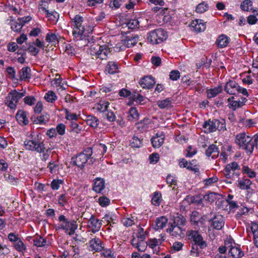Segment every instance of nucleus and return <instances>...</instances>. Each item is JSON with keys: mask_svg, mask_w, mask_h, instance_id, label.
Listing matches in <instances>:
<instances>
[{"mask_svg": "<svg viewBox=\"0 0 258 258\" xmlns=\"http://www.w3.org/2000/svg\"><path fill=\"white\" fill-rule=\"evenodd\" d=\"M224 90L230 95H235L238 91H240L241 87L235 81L230 80L226 84Z\"/></svg>", "mask_w": 258, "mask_h": 258, "instance_id": "obj_13", "label": "nucleus"}, {"mask_svg": "<svg viewBox=\"0 0 258 258\" xmlns=\"http://www.w3.org/2000/svg\"><path fill=\"white\" fill-rule=\"evenodd\" d=\"M200 220V215L196 211H194L190 217V221L192 225H197Z\"/></svg>", "mask_w": 258, "mask_h": 258, "instance_id": "obj_38", "label": "nucleus"}, {"mask_svg": "<svg viewBox=\"0 0 258 258\" xmlns=\"http://www.w3.org/2000/svg\"><path fill=\"white\" fill-rule=\"evenodd\" d=\"M252 181L248 178H242L238 180V186L241 189L248 190L250 188Z\"/></svg>", "mask_w": 258, "mask_h": 258, "instance_id": "obj_25", "label": "nucleus"}, {"mask_svg": "<svg viewBox=\"0 0 258 258\" xmlns=\"http://www.w3.org/2000/svg\"><path fill=\"white\" fill-rule=\"evenodd\" d=\"M83 18L80 15H76L72 19V26L73 27V34L77 40H80L85 31V27L83 25Z\"/></svg>", "mask_w": 258, "mask_h": 258, "instance_id": "obj_5", "label": "nucleus"}, {"mask_svg": "<svg viewBox=\"0 0 258 258\" xmlns=\"http://www.w3.org/2000/svg\"><path fill=\"white\" fill-rule=\"evenodd\" d=\"M90 249L91 251L95 252L101 251L104 248L103 243L98 238L92 239L89 242Z\"/></svg>", "mask_w": 258, "mask_h": 258, "instance_id": "obj_15", "label": "nucleus"}, {"mask_svg": "<svg viewBox=\"0 0 258 258\" xmlns=\"http://www.w3.org/2000/svg\"><path fill=\"white\" fill-rule=\"evenodd\" d=\"M208 9V6L205 3H200L196 8V12L198 13H203L206 11Z\"/></svg>", "mask_w": 258, "mask_h": 258, "instance_id": "obj_57", "label": "nucleus"}, {"mask_svg": "<svg viewBox=\"0 0 258 258\" xmlns=\"http://www.w3.org/2000/svg\"><path fill=\"white\" fill-rule=\"evenodd\" d=\"M44 98L47 102L53 103L57 99V97L54 92L49 91L45 94Z\"/></svg>", "mask_w": 258, "mask_h": 258, "instance_id": "obj_41", "label": "nucleus"}, {"mask_svg": "<svg viewBox=\"0 0 258 258\" xmlns=\"http://www.w3.org/2000/svg\"><path fill=\"white\" fill-rule=\"evenodd\" d=\"M203 127L206 129L209 132H214L218 130L220 132H224L226 130L225 120L222 119L209 120L205 121L203 124Z\"/></svg>", "mask_w": 258, "mask_h": 258, "instance_id": "obj_7", "label": "nucleus"}, {"mask_svg": "<svg viewBox=\"0 0 258 258\" xmlns=\"http://www.w3.org/2000/svg\"><path fill=\"white\" fill-rule=\"evenodd\" d=\"M190 26L197 32H201L206 29V25L203 22V20L200 19H196L192 21Z\"/></svg>", "mask_w": 258, "mask_h": 258, "instance_id": "obj_20", "label": "nucleus"}, {"mask_svg": "<svg viewBox=\"0 0 258 258\" xmlns=\"http://www.w3.org/2000/svg\"><path fill=\"white\" fill-rule=\"evenodd\" d=\"M47 167L51 173H55L58 170V165L54 162H50Z\"/></svg>", "mask_w": 258, "mask_h": 258, "instance_id": "obj_62", "label": "nucleus"}, {"mask_svg": "<svg viewBox=\"0 0 258 258\" xmlns=\"http://www.w3.org/2000/svg\"><path fill=\"white\" fill-rule=\"evenodd\" d=\"M168 222V219L165 216H161L156 220V230L162 229L164 228Z\"/></svg>", "mask_w": 258, "mask_h": 258, "instance_id": "obj_26", "label": "nucleus"}, {"mask_svg": "<svg viewBox=\"0 0 258 258\" xmlns=\"http://www.w3.org/2000/svg\"><path fill=\"white\" fill-rule=\"evenodd\" d=\"M26 93L24 91L22 93L18 92L14 89L10 92L6 98V104L11 109H14L16 107V104L23 97L25 96Z\"/></svg>", "mask_w": 258, "mask_h": 258, "instance_id": "obj_9", "label": "nucleus"}, {"mask_svg": "<svg viewBox=\"0 0 258 258\" xmlns=\"http://www.w3.org/2000/svg\"><path fill=\"white\" fill-rule=\"evenodd\" d=\"M171 101L169 98L163 100H159L157 102V105L161 109L168 108L171 106Z\"/></svg>", "mask_w": 258, "mask_h": 258, "instance_id": "obj_43", "label": "nucleus"}, {"mask_svg": "<svg viewBox=\"0 0 258 258\" xmlns=\"http://www.w3.org/2000/svg\"><path fill=\"white\" fill-rule=\"evenodd\" d=\"M98 202L102 207H106L110 203V200L106 197H100L98 199Z\"/></svg>", "mask_w": 258, "mask_h": 258, "instance_id": "obj_58", "label": "nucleus"}, {"mask_svg": "<svg viewBox=\"0 0 258 258\" xmlns=\"http://www.w3.org/2000/svg\"><path fill=\"white\" fill-rule=\"evenodd\" d=\"M34 244L38 247L44 246L47 244L45 239L40 236H36L33 239Z\"/></svg>", "mask_w": 258, "mask_h": 258, "instance_id": "obj_36", "label": "nucleus"}, {"mask_svg": "<svg viewBox=\"0 0 258 258\" xmlns=\"http://www.w3.org/2000/svg\"><path fill=\"white\" fill-rule=\"evenodd\" d=\"M126 26L130 29H134L138 28L139 25V21L136 19L130 20L126 24Z\"/></svg>", "mask_w": 258, "mask_h": 258, "instance_id": "obj_52", "label": "nucleus"}, {"mask_svg": "<svg viewBox=\"0 0 258 258\" xmlns=\"http://www.w3.org/2000/svg\"><path fill=\"white\" fill-rule=\"evenodd\" d=\"M58 220L61 222L58 229H62L65 230L66 233L70 235L74 234L75 230L78 228L77 222L74 220L68 221L64 215H60Z\"/></svg>", "mask_w": 258, "mask_h": 258, "instance_id": "obj_6", "label": "nucleus"}, {"mask_svg": "<svg viewBox=\"0 0 258 258\" xmlns=\"http://www.w3.org/2000/svg\"><path fill=\"white\" fill-rule=\"evenodd\" d=\"M188 170H190L195 173H199V165L197 163V161L196 160H192L189 163H188V166L187 167Z\"/></svg>", "mask_w": 258, "mask_h": 258, "instance_id": "obj_39", "label": "nucleus"}, {"mask_svg": "<svg viewBox=\"0 0 258 258\" xmlns=\"http://www.w3.org/2000/svg\"><path fill=\"white\" fill-rule=\"evenodd\" d=\"M123 2V0H113L110 3L109 6L112 9L114 8L116 9L119 8Z\"/></svg>", "mask_w": 258, "mask_h": 258, "instance_id": "obj_60", "label": "nucleus"}, {"mask_svg": "<svg viewBox=\"0 0 258 258\" xmlns=\"http://www.w3.org/2000/svg\"><path fill=\"white\" fill-rule=\"evenodd\" d=\"M14 247L17 251L22 252L25 251L26 249L25 245L20 239L14 243Z\"/></svg>", "mask_w": 258, "mask_h": 258, "instance_id": "obj_45", "label": "nucleus"}, {"mask_svg": "<svg viewBox=\"0 0 258 258\" xmlns=\"http://www.w3.org/2000/svg\"><path fill=\"white\" fill-rule=\"evenodd\" d=\"M58 36L54 33H48L46 37V41L48 42L55 43L58 41Z\"/></svg>", "mask_w": 258, "mask_h": 258, "instance_id": "obj_53", "label": "nucleus"}, {"mask_svg": "<svg viewBox=\"0 0 258 258\" xmlns=\"http://www.w3.org/2000/svg\"><path fill=\"white\" fill-rule=\"evenodd\" d=\"M186 157H191L192 156L195 155L197 152V150L196 148H193L191 146H189L186 150Z\"/></svg>", "mask_w": 258, "mask_h": 258, "instance_id": "obj_63", "label": "nucleus"}, {"mask_svg": "<svg viewBox=\"0 0 258 258\" xmlns=\"http://www.w3.org/2000/svg\"><path fill=\"white\" fill-rule=\"evenodd\" d=\"M104 188V182L102 179L96 178L95 180L93 189L96 192H100Z\"/></svg>", "mask_w": 258, "mask_h": 258, "instance_id": "obj_31", "label": "nucleus"}, {"mask_svg": "<svg viewBox=\"0 0 258 258\" xmlns=\"http://www.w3.org/2000/svg\"><path fill=\"white\" fill-rule=\"evenodd\" d=\"M16 119L19 123L22 125H27L29 123L27 112L23 110L18 111L16 114Z\"/></svg>", "mask_w": 258, "mask_h": 258, "instance_id": "obj_19", "label": "nucleus"}, {"mask_svg": "<svg viewBox=\"0 0 258 258\" xmlns=\"http://www.w3.org/2000/svg\"><path fill=\"white\" fill-rule=\"evenodd\" d=\"M230 39L224 34L220 35L216 41V44L219 47H226L229 43Z\"/></svg>", "mask_w": 258, "mask_h": 258, "instance_id": "obj_24", "label": "nucleus"}, {"mask_svg": "<svg viewBox=\"0 0 258 258\" xmlns=\"http://www.w3.org/2000/svg\"><path fill=\"white\" fill-rule=\"evenodd\" d=\"M20 80H28L31 78V69L29 67H24L19 72Z\"/></svg>", "mask_w": 258, "mask_h": 258, "instance_id": "obj_22", "label": "nucleus"}, {"mask_svg": "<svg viewBox=\"0 0 258 258\" xmlns=\"http://www.w3.org/2000/svg\"><path fill=\"white\" fill-rule=\"evenodd\" d=\"M241 9L244 11L252 10V2L249 0H244L240 5Z\"/></svg>", "mask_w": 258, "mask_h": 258, "instance_id": "obj_47", "label": "nucleus"}, {"mask_svg": "<svg viewBox=\"0 0 258 258\" xmlns=\"http://www.w3.org/2000/svg\"><path fill=\"white\" fill-rule=\"evenodd\" d=\"M36 99L34 96H26L24 98V102L26 104L32 106L35 103Z\"/></svg>", "mask_w": 258, "mask_h": 258, "instance_id": "obj_61", "label": "nucleus"}, {"mask_svg": "<svg viewBox=\"0 0 258 258\" xmlns=\"http://www.w3.org/2000/svg\"><path fill=\"white\" fill-rule=\"evenodd\" d=\"M109 102L106 100H100L95 104V108L100 112H104L107 111Z\"/></svg>", "mask_w": 258, "mask_h": 258, "instance_id": "obj_27", "label": "nucleus"}, {"mask_svg": "<svg viewBox=\"0 0 258 258\" xmlns=\"http://www.w3.org/2000/svg\"><path fill=\"white\" fill-rule=\"evenodd\" d=\"M118 65L116 62L114 61H109L105 68V72L109 74H114L118 72Z\"/></svg>", "mask_w": 258, "mask_h": 258, "instance_id": "obj_23", "label": "nucleus"}, {"mask_svg": "<svg viewBox=\"0 0 258 258\" xmlns=\"http://www.w3.org/2000/svg\"><path fill=\"white\" fill-rule=\"evenodd\" d=\"M166 231L167 232H169L172 236L176 238L182 237L183 235L182 228L173 223L170 224V225L166 229Z\"/></svg>", "mask_w": 258, "mask_h": 258, "instance_id": "obj_14", "label": "nucleus"}, {"mask_svg": "<svg viewBox=\"0 0 258 258\" xmlns=\"http://www.w3.org/2000/svg\"><path fill=\"white\" fill-rule=\"evenodd\" d=\"M222 91V87L221 85L207 90L208 97L209 98L215 97Z\"/></svg>", "mask_w": 258, "mask_h": 258, "instance_id": "obj_35", "label": "nucleus"}, {"mask_svg": "<svg viewBox=\"0 0 258 258\" xmlns=\"http://www.w3.org/2000/svg\"><path fill=\"white\" fill-rule=\"evenodd\" d=\"M229 252L233 258H241L244 255L243 252L240 248L239 245L235 243H232L230 240V244L229 246Z\"/></svg>", "mask_w": 258, "mask_h": 258, "instance_id": "obj_12", "label": "nucleus"}, {"mask_svg": "<svg viewBox=\"0 0 258 258\" xmlns=\"http://www.w3.org/2000/svg\"><path fill=\"white\" fill-rule=\"evenodd\" d=\"M70 130L76 134H79L82 131V127L76 121H71L70 123Z\"/></svg>", "mask_w": 258, "mask_h": 258, "instance_id": "obj_44", "label": "nucleus"}, {"mask_svg": "<svg viewBox=\"0 0 258 258\" xmlns=\"http://www.w3.org/2000/svg\"><path fill=\"white\" fill-rule=\"evenodd\" d=\"M135 219L133 217L131 216L130 218H123L121 220L122 224L126 226L129 227L134 224Z\"/></svg>", "mask_w": 258, "mask_h": 258, "instance_id": "obj_54", "label": "nucleus"}, {"mask_svg": "<svg viewBox=\"0 0 258 258\" xmlns=\"http://www.w3.org/2000/svg\"><path fill=\"white\" fill-rule=\"evenodd\" d=\"M47 17L49 20L51 21L53 23H55L58 19L59 15L55 11H52L48 14Z\"/></svg>", "mask_w": 258, "mask_h": 258, "instance_id": "obj_51", "label": "nucleus"}, {"mask_svg": "<svg viewBox=\"0 0 258 258\" xmlns=\"http://www.w3.org/2000/svg\"><path fill=\"white\" fill-rule=\"evenodd\" d=\"M110 53L109 49L106 45L101 46L100 51L98 53L97 58L103 60L106 59L108 55Z\"/></svg>", "mask_w": 258, "mask_h": 258, "instance_id": "obj_29", "label": "nucleus"}, {"mask_svg": "<svg viewBox=\"0 0 258 258\" xmlns=\"http://www.w3.org/2000/svg\"><path fill=\"white\" fill-rule=\"evenodd\" d=\"M161 202V195L160 193L156 192L154 193L152 199V203L155 206H159Z\"/></svg>", "mask_w": 258, "mask_h": 258, "instance_id": "obj_49", "label": "nucleus"}, {"mask_svg": "<svg viewBox=\"0 0 258 258\" xmlns=\"http://www.w3.org/2000/svg\"><path fill=\"white\" fill-rule=\"evenodd\" d=\"M186 235L188 239L194 242L191 245V254L194 256H199V247L202 249L205 248L207 246L206 242L198 231L188 230L186 232Z\"/></svg>", "mask_w": 258, "mask_h": 258, "instance_id": "obj_1", "label": "nucleus"}, {"mask_svg": "<svg viewBox=\"0 0 258 258\" xmlns=\"http://www.w3.org/2000/svg\"><path fill=\"white\" fill-rule=\"evenodd\" d=\"M165 137L162 133H157L151 139V143L154 148H159L164 142Z\"/></svg>", "mask_w": 258, "mask_h": 258, "instance_id": "obj_18", "label": "nucleus"}, {"mask_svg": "<svg viewBox=\"0 0 258 258\" xmlns=\"http://www.w3.org/2000/svg\"><path fill=\"white\" fill-rule=\"evenodd\" d=\"M63 181L60 179H54L51 182V186L52 189L57 190L58 189L60 185L62 184Z\"/></svg>", "mask_w": 258, "mask_h": 258, "instance_id": "obj_59", "label": "nucleus"}, {"mask_svg": "<svg viewBox=\"0 0 258 258\" xmlns=\"http://www.w3.org/2000/svg\"><path fill=\"white\" fill-rule=\"evenodd\" d=\"M204 199L210 203H213L216 199V194L214 192H210L204 196Z\"/></svg>", "mask_w": 258, "mask_h": 258, "instance_id": "obj_64", "label": "nucleus"}, {"mask_svg": "<svg viewBox=\"0 0 258 258\" xmlns=\"http://www.w3.org/2000/svg\"><path fill=\"white\" fill-rule=\"evenodd\" d=\"M102 223L99 220L96 218L93 215H91L89 219L88 226L91 228V231L95 233L98 231L101 227Z\"/></svg>", "mask_w": 258, "mask_h": 258, "instance_id": "obj_16", "label": "nucleus"}, {"mask_svg": "<svg viewBox=\"0 0 258 258\" xmlns=\"http://www.w3.org/2000/svg\"><path fill=\"white\" fill-rule=\"evenodd\" d=\"M140 86L144 89H151L155 84L154 79L149 76L142 78L139 81Z\"/></svg>", "mask_w": 258, "mask_h": 258, "instance_id": "obj_17", "label": "nucleus"}, {"mask_svg": "<svg viewBox=\"0 0 258 258\" xmlns=\"http://www.w3.org/2000/svg\"><path fill=\"white\" fill-rule=\"evenodd\" d=\"M150 122V120L148 118H145L141 120L137 123L138 128L139 129H144L148 127V125Z\"/></svg>", "mask_w": 258, "mask_h": 258, "instance_id": "obj_56", "label": "nucleus"}, {"mask_svg": "<svg viewBox=\"0 0 258 258\" xmlns=\"http://www.w3.org/2000/svg\"><path fill=\"white\" fill-rule=\"evenodd\" d=\"M142 140L136 136H134L130 141V145L133 148H140L142 145Z\"/></svg>", "mask_w": 258, "mask_h": 258, "instance_id": "obj_37", "label": "nucleus"}, {"mask_svg": "<svg viewBox=\"0 0 258 258\" xmlns=\"http://www.w3.org/2000/svg\"><path fill=\"white\" fill-rule=\"evenodd\" d=\"M167 38V32L163 29L159 28L150 32L147 39L148 41L154 44L162 42Z\"/></svg>", "mask_w": 258, "mask_h": 258, "instance_id": "obj_8", "label": "nucleus"}, {"mask_svg": "<svg viewBox=\"0 0 258 258\" xmlns=\"http://www.w3.org/2000/svg\"><path fill=\"white\" fill-rule=\"evenodd\" d=\"M253 235L254 243L258 247V225H254L251 227Z\"/></svg>", "mask_w": 258, "mask_h": 258, "instance_id": "obj_46", "label": "nucleus"}, {"mask_svg": "<svg viewBox=\"0 0 258 258\" xmlns=\"http://www.w3.org/2000/svg\"><path fill=\"white\" fill-rule=\"evenodd\" d=\"M186 222L185 218L182 215L177 213L176 216L174 217V221L172 223L181 227V226L185 225Z\"/></svg>", "mask_w": 258, "mask_h": 258, "instance_id": "obj_34", "label": "nucleus"}, {"mask_svg": "<svg viewBox=\"0 0 258 258\" xmlns=\"http://www.w3.org/2000/svg\"><path fill=\"white\" fill-rule=\"evenodd\" d=\"M242 172L243 174H246L250 178H254L256 176V173L248 166H243L242 168Z\"/></svg>", "mask_w": 258, "mask_h": 258, "instance_id": "obj_40", "label": "nucleus"}, {"mask_svg": "<svg viewBox=\"0 0 258 258\" xmlns=\"http://www.w3.org/2000/svg\"><path fill=\"white\" fill-rule=\"evenodd\" d=\"M235 143L247 153L252 154L255 147L254 142L252 138L247 135L245 133L237 134L235 137Z\"/></svg>", "mask_w": 258, "mask_h": 258, "instance_id": "obj_2", "label": "nucleus"}, {"mask_svg": "<svg viewBox=\"0 0 258 258\" xmlns=\"http://www.w3.org/2000/svg\"><path fill=\"white\" fill-rule=\"evenodd\" d=\"M139 40V36L137 34H132L126 37V45L128 47L134 46Z\"/></svg>", "mask_w": 258, "mask_h": 258, "instance_id": "obj_28", "label": "nucleus"}, {"mask_svg": "<svg viewBox=\"0 0 258 258\" xmlns=\"http://www.w3.org/2000/svg\"><path fill=\"white\" fill-rule=\"evenodd\" d=\"M219 154L218 147L214 145H211L206 151V155L208 157L211 156L212 159L217 158Z\"/></svg>", "mask_w": 258, "mask_h": 258, "instance_id": "obj_21", "label": "nucleus"}, {"mask_svg": "<svg viewBox=\"0 0 258 258\" xmlns=\"http://www.w3.org/2000/svg\"><path fill=\"white\" fill-rule=\"evenodd\" d=\"M26 149L34 151L38 153H43L42 160L46 161L49 157L48 150L45 148L43 142L38 139L27 140L24 142Z\"/></svg>", "mask_w": 258, "mask_h": 258, "instance_id": "obj_3", "label": "nucleus"}, {"mask_svg": "<svg viewBox=\"0 0 258 258\" xmlns=\"http://www.w3.org/2000/svg\"><path fill=\"white\" fill-rule=\"evenodd\" d=\"M100 47L101 46L98 44H94L92 45L89 49L90 54L97 57L99 51H100Z\"/></svg>", "mask_w": 258, "mask_h": 258, "instance_id": "obj_48", "label": "nucleus"}, {"mask_svg": "<svg viewBox=\"0 0 258 258\" xmlns=\"http://www.w3.org/2000/svg\"><path fill=\"white\" fill-rule=\"evenodd\" d=\"M240 169V166L236 162H232L231 163L228 164L223 171L225 176L227 178H232L234 173L236 170H239Z\"/></svg>", "mask_w": 258, "mask_h": 258, "instance_id": "obj_11", "label": "nucleus"}, {"mask_svg": "<svg viewBox=\"0 0 258 258\" xmlns=\"http://www.w3.org/2000/svg\"><path fill=\"white\" fill-rule=\"evenodd\" d=\"M162 242V239H157L155 238L150 239L147 243L146 245H148L152 248H154L155 247L161 244Z\"/></svg>", "mask_w": 258, "mask_h": 258, "instance_id": "obj_50", "label": "nucleus"}, {"mask_svg": "<svg viewBox=\"0 0 258 258\" xmlns=\"http://www.w3.org/2000/svg\"><path fill=\"white\" fill-rule=\"evenodd\" d=\"M139 114L136 108L131 107L128 111L127 119L131 121H136L138 119Z\"/></svg>", "mask_w": 258, "mask_h": 258, "instance_id": "obj_32", "label": "nucleus"}, {"mask_svg": "<svg viewBox=\"0 0 258 258\" xmlns=\"http://www.w3.org/2000/svg\"><path fill=\"white\" fill-rule=\"evenodd\" d=\"M227 101L229 103V107L233 110H235L237 108L242 107L240 103V101L235 100V98L234 97L229 98Z\"/></svg>", "mask_w": 258, "mask_h": 258, "instance_id": "obj_30", "label": "nucleus"}, {"mask_svg": "<svg viewBox=\"0 0 258 258\" xmlns=\"http://www.w3.org/2000/svg\"><path fill=\"white\" fill-rule=\"evenodd\" d=\"M11 27L13 31L16 32H20L22 28V25L18 21L11 20Z\"/></svg>", "mask_w": 258, "mask_h": 258, "instance_id": "obj_42", "label": "nucleus"}, {"mask_svg": "<svg viewBox=\"0 0 258 258\" xmlns=\"http://www.w3.org/2000/svg\"><path fill=\"white\" fill-rule=\"evenodd\" d=\"M210 226L216 230H220L224 226V217L221 215H216L209 221Z\"/></svg>", "mask_w": 258, "mask_h": 258, "instance_id": "obj_10", "label": "nucleus"}, {"mask_svg": "<svg viewBox=\"0 0 258 258\" xmlns=\"http://www.w3.org/2000/svg\"><path fill=\"white\" fill-rule=\"evenodd\" d=\"M92 154V148H87L85 149L83 152L78 154L76 157L72 158L71 163L73 165L82 169L84 168L85 164L87 162L88 159L91 157Z\"/></svg>", "mask_w": 258, "mask_h": 258, "instance_id": "obj_4", "label": "nucleus"}, {"mask_svg": "<svg viewBox=\"0 0 258 258\" xmlns=\"http://www.w3.org/2000/svg\"><path fill=\"white\" fill-rule=\"evenodd\" d=\"M70 197L66 194H62L59 196L58 203L62 206H64L68 203V201Z\"/></svg>", "mask_w": 258, "mask_h": 258, "instance_id": "obj_55", "label": "nucleus"}, {"mask_svg": "<svg viewBox=\"0 0 258 258\" xmlns=\"http://www.w3.org/2000/svg\"><path fill=\"white\" fill-rule=\"evenodd\" d=\"M86 123L88 125L93 128H96L99 124V120L94 116L89 115L87 117Z\"/></svg>", "mask_w": 258, "mask_h": 258, "instance_id": "obj_33", "label": "nucleus"}]
</instances>
